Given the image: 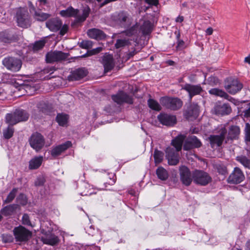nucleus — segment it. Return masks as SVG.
<instances>
[{
	"mask_svg": "<svg viewBox=\"0 0 250 250\" xmlns=\"http://www.w3.org/2000/svg\"><path fill=\"white\" fill-rule=\"evenodd\" d=\"M147 103L149 107L151 109L156 111H160L161 110V105L156 101L149 99L147 101Z\"/></svg>",
	"mask_w": 250,
	"mask_h": 250,
	"instance_id": "obj_39",
	"label": "nucleus"
},
{
	"mask_svg": "<svg viewBox=\"0 0 250 250\" xmlns=\"http://www.w3.org/2000/svg\"><path fill=\"white\" fill-rule=\"evenodd\" d=\"M34 15L36 19L39 21H44L50 16L49 14L43 13L40 11H35Z\"/></svg>",
	"mask_w": 250,
	"mask_h": 250,
	"instance_id": "obj_40",
	"label": "nucleus"
},
{
	"mask_svg": "<svg viewBox=\"0 0 250 250\" xmlns=\"http://www.w3.org/2000/svg\"><path fill=\"white\" fill-rule=\"evenodd\" d=\"M12 125H9L8 126L3 130V136L6 139H9L13 135L14 132V129Z\"/></svg>",
	"mask_w": 250,
	"mask_h": 250,
	"instance_id": "obj_37",
	"label": "nucleus"
},
{
	"mask_svg": "<svg viewBox=\"0 0 250 250\" xmlns=\"http://www.w3.org/2000/svg\"><path fill=\"white\" fill-rule=\"evenodd\" d=\"M91 189L90 185L85 182L81 184L79 187L80 193L82 196H87L91 194Z\"/></svg>",
	"mask_w": 250,
	"mask_h": 250,
	"instance_id": "obj_30",
	"label": "nucleus"
},
{
	"mask_svg": "<svg viewBox=\"0 0 250 250\" xmlns=\"http://www.w3.org/2000/svg\"><path fill=\"white\" fill-rule=\"evenodd\" d=\"M224 87L229 93L233 95L242 89L243 84L237 79L228 77L225 80Z\"/></svg>",
	"mask_w": 250,
	"mask_h": 250,
	"instance_id": "obj_3",
	"label": "nucleus"
},
{
	"mask_svg": "<svg viewBox=\"0 0 250 250\" xmlns=\"http://www.w3.org/2000/svg\"><path fill=\"white\" fill-rule=\"evenodd\" d=\"M16 18L19 26L26 28L30 26V16L26 9L20 8L17 12Z\"/></svg>",
	"mask_w": 250,
	"mask_h": 250,
	"instance_id": "obj_4",
	"label": "nucleus"
},
{
	"mask_svg": "<svg viewBox=\"0 0 250 250\" xmlns=\"http://www.w3.org/2000/svg\"><path fill=\"white\" fill-rule=\"evenodd\" d=\"M206 33L208 35H211L213 33L212 28L211 27H208V28L207 29V30L206 31Z\"/></svg>",
	"mask_w": 250,
	"mask_h": 250,
	"instance_id": "obj_64",
	"label": "nucleus"
},
{
	"mask_svg": "<svg viewBox=\"0 0 250 250\" xmlns=\"http://www.w3.org/2000/svg\"><path fill=\"white\" fill-rule=\"evenodd\" d=\"M18 205L17 204H12L6 206L1 210V213L5 215L8 216L11 215L17 209Z\"/></svg>",
	"mask_w": 250,
	"mask_h": 250,
	"instance_id": "obj_32",
	"label": "nucleus"
},
{
	"mask_svg": "<svg viewBox=\"0 0 250 250\" xmlns=\"http://www.w3.org/2000/svg\"><path fill=\"white\" fill-rule=\"evenodd\" d=\"M102 47H99L93 49L92 50H88L87 53L81 56L82 58H84L87 56L96 55L99 52H100L102 50Z\"/></svg>",
	"mask_w": 250,
	"mask_h": 250,
	"instance_id": "obj_47",
	"label": "nucleus"
},
{
	"mask_svg": "<svg viewBox=\"0 0 250 250\" xmlns=\"http://www.w3.org/2000/svg\"><path fill=\"white\" fill-rule=\"evenodd\" d=\"M72 146L71 142L68 141L63 144L58 145L52 148L51 154L53 157H57Z\"/></svg>",
	"mask_w": 250,
	"mask_h": 250,
	"instance_id": "obj_21",
	"label": "nucleus"
},
{
	"mask_svg": "<svg viewBox=\"0 0 250 250\" xmlns=\"http://www.w3.org/2000/svg\"><path fill=\"white\" fill-rule=\"evenodd\" d=\"M18 191V188H14L8 194L7 198L4 200V202L5 203H11L15 198L16 195L17 194Z\"/></svg>",
	"mask_w": 250,
	"mask_h": 250,
	"instance_id": "obj_41",
	"label": "nucleus"
},
{
	"mask_svg": "<svg viewBox=\"0 0 250 250\" xmlns=\"http://www.w3.org/2000/svg\"><path fill=\"white\" fill-rule=\"evenodd\" d=\"M160 103L166 108L173 110L179 109L183 105L182 101L177 98L162 97L160 99Z\"/></svg>",
	"mask_w": 250,
	"mask_h": 250,
	"instance_id": "obj_5",
	"label": "nucleus"
},
{
	"mask_svg": "<svg viewBox=\"0 0 250 250\" xmlns=\"http://www.w3.org/2000/svg\"><path fill=\"white\" fill-rule=\"evenodd\" d=\"M159 121L163 125L173 126L176 123V118L175 116L161 113L157 117Z\"/></svg>",
	"mask_w": 250,
	"mask_h": 250,
	"instance_id": "obj_15",
	"label": "nucleus"
},
{
	"mask_svg": "<svg viewBox=\"0 0 250 250\" xmlns=\"http://www.w3.org/2000/svg\"><path fill=\"white\" fill-rule=\"evenodd\" d=\"M157 177L161 180L164 181L168 177V173H155Z\"/></svg>",
	"mask_w": 250,
	"mask_h": 250,
	"instance_id": "obj_58",
	"label": "nucleus"
},
{
	"mask_svg": "<svg viewBox=\"0 0 250 250\" xmlns=\"http://www.w3.org/2000/svg\"><path fill=\"white\" fill-rule=\"evenodd\" d=\"M56 119L60 125L63 126L67 124L68 117L66 114H58Z\"/></svg>",
	"mask_w": 250,
	"mask_h": 250,
	"instance_id": "obj_36",
	"label": "nucleus"
},
{
	"mask_svg": "<svg viewBox=\"0 0 250 250\" xmlns=\"http://www.w3.org/2000/svg\"><path fill=\"white\" fill-rule=\"evenodd\" d=\"M43 242L44 244L53 246L58 243V239L57 237L46 238L43 239Z\"/></svg>",
	"mask_w": 250,
	"mask_h": 250,
	"instance_id": "obj_49",
	"label": "nucleus"
},
{
	"mask_svg": "<svg viewBox=\"0 0 250 250\" xmlns=\"http://www.w3.org/2000/svg\"><path fill=\"white\" fill-rule=\"evenodd\" d=\"M202 145L201 142L197 137L194 135L189 136L185 140L183 149L184 150H190L194 148H199Z\"/></svg>",
	"mask_w": 250,
	"mask_h": 250,
	"instance_id": "obj_11",
	"label": "nucleus"
},
{
	"mask_svg": "<svg viewBox=\"0 0 250 250\" xmlns=\"http://www.w3.org/2000/svg\"><path fill=\"white\" fill-rule=\"evenodd\" d=\"M18 36L13 32L4 30L0 32V41L4 43H9L18 40Z\"/></svg>",
	"mask_w": 250,
	"mask_h": 250,
	"instance_id": "obj_17",
	"label": "nucleus"
},
{
	"mask_svg": "<svg viewBox=\"0 0 250 250\" xmlns=\"http://www.w3.org/2000/svg\"><path fill=\"white\" fill-rule=\"evenodd\" d=\"M232 111L230 105L228 103H217L214 106L212 112L217 115H228Z\"/></svg>",
	"mask_w": 250,
	"mask_h": 250,
	"instance_id": "obj_12",
	"label": "nucleus"
},
{
	"mask_svg": "<svg viewBox=\"0 0 250 250\" xmlns=\"http://www.w3.org/2000/svg\"><path fill=\"white\" fill-rule=\"evenodd\" d=\"M245 179L243 173H231L227 181L229 184H237L241 183Z\"/></svg>",
	"mask_w": 250,
	"mask_h": 250,
	"instance_id": "obj_25",
	"label": "nucleus"
},
{
	"mask_svg": "<svg viewBox=\"0 0 250 250\" xmlns=\"http://www.w3.org/2000/svg\"><path fill=\"white\" fill-rule=\"evenodd\" d=\"M176 48L177 51L183 50L185 48V42L183 40H179Z\"/></svg>",
	"mask_w": 250,
	"mask_h": 250,
	"instance_id": "obj_59",
	"label": "nucleus"
},
{
	"mask_svg": "<svg viewBox=\"0 0 250 250\" xmlns=\"http://www.w3.org/2000/svg\"><path fill=\"white\" fill-rule=\"evenodd\" d=\"M2 63L8 69L13 72L19 71L22 65L21 59L11 57L5 58Z\"/></svg>",
	"mask_w": 250,
	"mask_h": 250,
	"instance_id": "obj_6",
	"label": "nucleus"
},
{
	"mask_svg": "<svg viewBox=\"0 0 250 250\" xmlns=\"http://www.w3.org/2000/svg\"><path fill=\"white\" fill-rule=\"evenodd\" d=\"M17 202L21 205H25L27 204V200L26 196L23 194L21 193L17 198Z\"/></svg>",
	"mask_w": 250,
	"mask_h": 250,
	"instance_id": "obj_50",
	"label": "nucleus"
},
{
	"mask_svg": "<svg viewBox=\"0 0 250 250\" xmlns=\"http://www.w3.org/2000/svg\"><path fill=\"white\" fill-rule=\"evenodd\" d=\"M111 98L118 104H122L123 103L132 104L133 103L132 97L123 91H120L116 94L112 95Z\"/></svg>",
	"mask_w": 250,
	"mask_h": 250,
	"instance_id": "obj_10",
	"label": "nucleus"
},
{
	"mask_svg": "<svg viewBox=\"0 0 250 250\" xmlns=\"http://www.w3.org/2000/svg\"><path fill=\"white\" fill-rule=\"evenodd\" d=\"M227 130L225 127H222L220 129L219 135H212L208 137L210 146L213 148L215 145L217 146H220L225 139L227 133Z\"/></svg>",
	"mask_w": 250,
	"mask_h": 250,
	"instance_id": "obj_9",
	"label": "nucleus"
},
{
	"mask_svg": "<svg viewBox=\"0 0 250 250\" xmlns=\"http://www.w3.org/2000/svg\"><path fill=\"white\" fill-rule=\"evenodd\" d=\"M68 26L65 24L64 25H62L61 29L59 30L60 32L59 34L61 36H63L65 34H66L68 30Z\"/></svg>",
	"mask_w": 250,
	"mask_h": 250,
	"instance_id": "obj_57",
	"label": "nucleus"
},
{
	"mask_svg": "<svg viewBox=\"0 0 250 250\" xmlns=\"http://www.w3.org/2000/svg\"><path fill=\"white\" fill-rule=\"evenodd\" d=\"M245 141L250 142V124L246 123L245 128Z\"/></svg>",
	"mask_w": 250,
	"mask_h": 250,
	"instance_id": "obj_52",
	"label": "nucleus"
},
{
	"mask_svg": "<svg viewBox=\"0 0 250 250\" xmlns=\"http://www.w3.org/2000/svg\"><path fill=\"white\" fill-rule=\"evenodd\" d=\"M191 173H181V180L183 184L187 186H189L193 179Z\"/></svg>",
	"mask_w": 250,
	"mask_h": 250,
	"instance_id": "obj_33",
	"label": "nucleus"
},
{
	"mask_svg": "<svg viewBox=\"0 0 250 250\" xmlns=\"http://www.w3.org/2000/svg\"><path fill=\"white\" fill-rule=\"evenodd\" d=\"M56 70V69L54 66H51L50 67H47L45 68L43 70V73H48L50 72V74H52Z\"/></svg>",
	"mask_w": 250,
	"mask_h": 250,
	"instance_id": "obj_60",
	"label": "nucleus"
},
{
	"mask_svg": "<svg viewBox=\"0 0 250 250\" xmlns=\"http://www.w3.org/2000/svg\"><path fill=\"white\" fill-rule=\"evenodd\" d=\"M199 113V107L196 104H191L184 112L185 117L188 120H193L197 118Z\"/></svg>",
	"mask_w": 250,
	"mask_h": 250,
	"instance_id": "obj_14",
	"label": "nucleus"
},
{
	"mask_svg": "<svg viewBox=\"0 0 250 250\" xmlns=\"http://www.w3.org/2000/svg\"><path fill=\"white\" fill-rule=\"evenodd\" d=\"M5 122L10 125L13 126L19 123V118L17 117L16 111L10 113H7L5 116Z\"/></svg>",
	"mask_w": 250,
	"mask_h": 250,
	"instance_id": "obj_28",
	"label": "nucleus"
},
{
	"mask_svg": "<svg viewBox=\"0 0 250 250\" xmlns=\"http://www.w3.org/2000/svg\"><path fill=\"white\" fill-rule=\"evenodd\" d=\"M38 108L39 111L45 114H48L50 112L49 106L44 103H40L38 104Z\"/></svg>",
	"mask_w": 250,
	"mask_h": 250,
	"instance_id": "obj_45",
	"label": "nucleus"
},
{
	"mask_svg": "<svg viewBox=\"0 0 250 250\" xmlns=\"http://www.w3.org/2000/svg\"><path fill=\"white\" fill-rule=\"evenodd\" d=\"M68 55V53H64L61 51H51L46 54L45 60L48 63L61 62L66 60Z\"/></svg>",
	"mask_w": 250,
	"mask_h": 250,
	"instance_id": "obj_8",
	"label": "nucleus"
},
{
	"mask_svg": "<svg viewBox=\"0 0 250 250\" xmlns=\"http://www.w3.org/2000/svg\"><path fill=\"white\" fill-rule=\"evenodd\" d=\"M219 82L218 79L215 76H210L207 79L208 83L211 86L217 85Z\"/></svg>",
	"mask_w": 250,
	"mask_h": 250,
	"instance_id": "obj_51",
	"label": "nucleus"
},
{
	"mask_svg": "<svg viewBox=\"0 0 250 250\" xmlns=\"http://www.w3.org/2000/svg\"><path fill=\"white\" fill-rule=\"evenodd\" d=\"M89 12L90 9L88 7L87 9L83 10L82 14H80L79 10L75 9L72 6H69L65 10H61L60 14L63 17H75V20L71 24L72 26H74L83 22L88 17Z\"/></svg>",
	"mask_w": 250,
	"mask_h": 250,
	"instance_id": "obj_1",
	"label": "nucleus"
},
{
	"mask_svg": "<svg viewBox=\"0 0 250 250\" xmlns=\"http://www.w3.org/2000/svg\"><path fill=\"white\" fill-rule=\"evenodd\" d=\"M62 26V21L58 18H52L46 22V26L52 32L59 31Z\"/></svg>",
	"mask_w": 250,
	"mask_h": 250,
	"instance_id": "obj_20",
	"label": "nucleus"
},
{
	"mask_svg": "<svg viewBox=\"0 0 250 250\" xmlns=\"http://www.w3.org/2000/svg\"><path fill=\"white\" fill-rule=\"evenodd\" d=\"M87 71L84 68H79L72 71L70 74L68 76V80L69 81L80 80L87 74Z\"/></svg>",
	"mask_w": 250,
	"mask_h": 250,
	"instance_id": "obj_19",
	"label": "nucleus"
},
{
	"mask_svg": "<svg viewBox=\"0 0 250 250\" xmlns=\"http://www.w3.org/2000/svg\"><path fill=\"white\" fill-rule=\"evenodd\" d=\"M153 157L155 163L157 165L163 162L164 158V153L162 151L155 149L154 151Z\"/></svg>",
	"mask_w": 250,
	"mask_h": 250,
	"instance_id": "obj_35",
	"label": "nucleus"
},
{
	"mask_svg": "<svg viewBox=\"0 0 250 250\" xmlns=\"http://www.w3.org/2000/svg\"><path fill=\"white\" fill-rule=\"evenodd\" d=\"M145 2L150 5L156 6L158 4V0H145Z\"/></svg>",
	"mask_w": 250,
	"mask_h": 250,
	"instance_id": "obj_61",
	"label": "nucleus"
},
{
	"mask_svg": "<svg viewBox=\"0 0 250 250\" xmlns=\"http://www.w3.org/2000/svg\"><path fill=\"white\" fill-rule=\"evenodd\" d=\"M22 223L24 225L33 227L30 222L29 217L27 214H24L22 217Z\"/></svg>",
	"mask_w": 250,
	"mask_h": 250,
	"instance_id": "obj_54",
	"label": "nucleus"
},
{
	"mask_svg": "<svg viewBox=\"0 0 250 250\" xmlns=\"http://www.w3.org/2000/svg\"><path fill=\"white\" fill-rule=\"evenodd\" d=\"M236 160L241 163L245 167L250 168V160L246 156H240L236 157Z\"/></svg>",
	"mask_w": 250,
	"mask_h": 250,
	"instance_id": "obj_43",
	"label": "nucleus"
},
{
	"mask_svg": "<svg viewBox=\"0 0 250 250\" xmlns=\"http://www.w3.org/2000/svg\"><path fill=\"white\" fill-rule=\"evenodd\" d=\"M130 44L129 40L128 39H117L115 44V46L117 49L123 48Z\"/></svg>",
	"mask_w": 250,
	"mask_h": 250,
	"instance_id": "obj_38",
	"label": "nucleus"
},
{
	"mask_svg": "<svg viewBox=\"0 0 250 250\" xmlns=\"http://www.w3.org/2000/svg\"><path fill=\"white\" fill-rule=\"evenodd\" d=\"M15 111L19 123L25 122L28 120L29 114L26 111L21 109H16Z\"/></svg>",
	"mask_w": 250,
	"mask_h": 250,
	"instance_id": "obj_31",
	"label": "nucleus"
},
{
	"mask_svg": "<svg viewBox=\"0 0 250 250\" xmlns=\"http://www.w3.org/2000/svg\"><path fill=\"white\" fill-rule=\"evenodd\" d=\"M45 182V178L43 176H40L35 180L34 184L36 187L42 186L43 185Z\"/></svg>",
	"mask_w": 250,
	"mask_h": 250,
	"instance_id": "obj_53",
	"label": "nucleus"
},
{
	"mask_svg": "<svg viewBox=\"0 0 250 250\" xmlns=\"http://www.w3.org/2000/svg\"><path fill=\"white\" fill-rule=\"evenodd\" d=\"M116 176L115 173H107L106 177V184L110 185H113L116 181Z\"/></svg>",
	"mask_w": 250,
	"mask_h": 250,
	"instance_id": "obj_44",
	"label": "nucleus"
},
{
	"mask_svg": "<svg viewBox=\"0 0 250 250\" xmlns=\"http://www.w3.org/2000/svg\"><path fill=\"white\" fill-rule=\"evenodd\" d=\"M166 157L169 165L175 166L179 162V155L178 152L175 150L173 147H168L166 150Z\"/></svg>",
	"mask_w": 250,
	"mask_h": 250,
	"instance_id": "obj_13",
	"label": "nucleus"
},
{
	"mask_svg": "<svg viewBox=\"0 0 250 250\" xmlns=\"http://www.w3.org/2000/svg\"><path fill=\"white\" fill-rule=\"evenodd\" d=\"M87 34L89 38L97 40H103L106 37V35L103 31L97 28L88 29Z\"/></svg>",
	"mask_w": 250,
	"mask_h": 250,
	"instance_id": "obj_22",
	"label": "nucleus"
},
{
	"mask_svg": "<svg viewBox=\"0 0 250 250\" xmlns=\"http://www.w3.org/2000/svg\"><path fill=\"white\" fill-rule=\"evenodd\" d=\"M138 30V27L137 26H133L129 29L124 31L123 33H125V35L128 37L132 36L134 35L137 34Z\"/></svg>",
	"mask_w": 250,
	"mask_h": 250,
	"instance_id": "obj_46",
	"label": "nucleus"
},
{
	"mask_svg": "<svg viewBox=\"0 0 250 250\" xmlns=\"http://www.w3.org/2000/svg\"><path fill=\"white\" fill-rule=\"evenodd\" d=\"M183 89L188 92L190 101H191L192 98L194 96L200 94L203 91L200 84L192 85L187 83L183 87Z\"/></svg>",
	"mask_w": 250,
	"mask_h": 250,
	"instance_id": "obj_18",
	"label": "nucleus"
},
{
	"mask_svg": "<svg viewBox=\"0 0 250 250\" xmlns=\"http://www.w3.org/2000/svg\"><path fill=\"white\" fill-rule=\"evenodd\" d=\"M141 29L143 35H149L152 31V24L148 21H145L142 25Z\"/></svg>",
	"mask_w": 250,
	"mask_h": 250,
	"instance_id": "obj_34",
	"label": "nucleus"
},
{
	"mask_svg": "<svg viewBox=\"0 0 250 250\" xmlns=\"http://www.w3.org/2000/svg\"><path fill=\"white\" fill-rule=\"evenodd\" d=\"M2 240L4 243H11L14 241L13 236L9 234H4L2 235Z\"/></svg>",
	"mask_w": 250,
	"mask_h": 250,
	"instance_id": "obj_55",
	"label": "nucleus"
},
{
	"mask_svg": "<svg viewBox=\"0 0 250 250\" xmlns=\"http://www.w3.org/2000/svg\"><path fill=\"white\" fill-rule=\"evenodd\" d=\"M46 41L44 40H42L36 42L33 46V50L34 52H37L43 48L44 46Z\"/></svg>",
	"mask_w": 250,
	"mask_h": 250,
	"instance_id": "obj_42",
	"label": "nucleus"
},
{
	"mask_svg": "<svg viewBox=\"0 0 250 250\" xmlns=\"http://www.w3.org/2000/svg\"><path fill=\"white\" fill-rule=\"evenodd\" d=\"M30 146L36 151H39L44 146L45 141L43 136L38 132L33 133L29 140Z\"/></svg>",
	"mask_w": 250,
	"mask_h": 250,
	"instance_id": "obj_7",
	"label": "nucleus"
},
{
	"mask_svg": "<svg viewBox=\"0 0 250 250\" xmlns=\"http://www.w3.org/2000/svg\"><path fill=\"white\" fill-rule=\"evenodd\" d=\"M240 130L237 125H231L229 129L228 136L226 138V143L229 140L237 139L240 134Z\"/></svg>",
	"mask_w": 250,
	"mask_h": 250,
	"instance_id": "obj_24",
	"label": "nucleus"
},
{
	"mask_svg": "<svg viewBox=\"0 0 250 250\" xmlns=\"http://www.w3.org/2000/svg\"><path fill=\"white\" fill-rule=\"evenodd\" d=\"M92 42L89 40H83L79 43V46L82 48L89 49L92 47Z\"/></svg>",
	"mask_w": 250,
	"mask_h": 250,
	"instance_id": "obj_48",
	"label": "nucleus"
},
{
	"mask_svg": "<svg viewBox=\"0 0 250 250\" xmlns=\"http://www.w3.org/2000/svg\"><path fill=\"white\" fill-rule=\"evenodd\" d=\"M137 52L138 51H137L134 48L133 49V50L129 51L127 54L128 59L133 57Z\"/></svg>",
	"mask_w": 250,
	"mask_h": 250,
	"instance_id": "obj_63",
	"label": "nucleus"
},
{
	"mask_svg": "<svg viewBox=\"0 0 250 250\" xmlns=\"http://www.w3.org/2000/svg\"><path fill=\"white\" fill-rule=\"evenodd\" d=\"M128 19V14L124 12H121L119 15V20L121 22H125Z\"/></svg>",
	"mask_w": 250,
	"mask_h": 250,
	"instance_id": "obj_56",
	"label": "nucleus"
},
{
	"mask_svg": "<svg viewBox=\"0 0 250 250\" xmlns=\"http://www.w3.org/2000/svg\"><path fill=\"white\" fill-rule=\"evenodd\" d=\"M185 140V136L180 135L176 137L171 142V145L174 147L175 150L179 152L182 149L183 145H184Z\"/></svg>",
	"mask_w": 250,
	"mask_h": 250,
	"instance_id": "obj_27",
	"label": "nucleus"
},
{
	"mask_svg": "<svg viewBox=\"0 0 250 250\" xmlns=\"http://www.w3.org/2000/svg\"><path fill=\"white\" fill-rule=\"evenodd\" d=\"M43 161V157H35L29 161V168L30 169H36L41 165Z\"/></svg>",
	"mask_w": 250,
	"mask_h": 250,
	"instance_id": "obj_29",
	"label": "nucleus"
},
{
	"mask_svg": "<svg viewBox=\"0 0 250 250\" xmlns=\"http://www.w3.org/2000/svg\"><path fill=\"white\" fill-rule=\"evenodd\" d=\"M244 116L246 118L250 117V103L249 104V108L243 112Z\"/></svg>",
	"mask_w": 250,
	"mask_h": 250,
	"instance_id": "obj_62",
	"label": "nucleus"
},
{
	"mask_svg": "<svg viewBox=\"0 0 250 250\" xmlns=\"http://www.w3.org/2000/svg\"><path fill=\"white\" fill-rule=\"evenodd\" d=\"M102 63L104 67V73L111 71L114 67V62L113 57L110 55L104 56Z\"/></svg>",
	"mask_w": 250,
	"mask_h": 250,
	"instance_id": "obj_23",
	"label": "nucleus"
},
{
	"mask_svg": "<svg viewBox=\"0 0 250 250\" xmlns=\"http://www.w3.org/2000/svg\"><path fill=\"white\" fill-rule=\"evenodd\" d=\"M209 93L211 95L219 96L227 99L231 102L235 101V99L230 97L226 92L224 90L219 88H212L208 91Z\"/></svg>",
	"mask_w": 250,
	"mask_h": 250,
	"instance_id": "obj_26",
	"label": "nucleus"
},
{
	"mask_svg": "<svg viewBox=\"0 0 250 250\" xmlns=\"http://www.w3.org/2000/svg\"><path fill=\"white\" fill-rule=\"evenodd\" d=\"M13 234L17 242L25 243L32 237L31 231L22 226L15 227L13 230Z\"/></svg>",
	"mask_w": 250,
	"mask_h": 250,
	"instance_id": "obj_2",
	"label": "nucleus"
},
{
	"mask_svg": "<svg viewBox=\"0 0 250 250\" xmlns=\"http://www.w3.org/2000/svg\"><path fill=\"white\" fill-rule=\"evenodd\" d=\"M194 182L202 186H206L211 181V177L208 173H193Z\"/></svg>",
	"mask_w": 250,
	"mask_h": 250,
	"instance_id": "obj_16",
	"label": "nucleus"
}]
</instances>
